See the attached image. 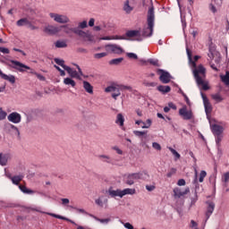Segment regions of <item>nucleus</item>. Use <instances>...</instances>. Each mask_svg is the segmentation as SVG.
I'll use <instances>...</instances> for the list:
<instances>
[{"label":"nucleus","mask_w":229,"mask_h":229,"mask_svg":"<svg viewBox=\"0 0 229 229\" xmlns=\"http://www.w3.org/2000/svg\"><path fill=\"white\" fill-rule=\"evenodd\" d=\"M17 26H28V24H30V21H28L27 18H22L21 20H19L17 22H16Z\"/></svg>","instance_id":"obj_33"},{"label":"nucleus","mask_w":229,"mask_h":229,"mask_svg":"<svg viewBox=\"0 0 229 229\" xmlns=\"http://www.w3.org/2000/svg\"><path fill=\"white\" fill-rule=\"evenodd\" d=\"M69 208H74V210L78 211L80 214H87V212L83 208H78L72 206H69Z\"/></svg>","instance_id":"obj_51"},{"label":"nucleus","mask_w":229,"mask_h":229,"mask_svg":"<svg viewBox=\"0 0 229 229\" xmlns=\"http://www.w3.org/2000/svg\"><path fill=\"white\" fill-rule=\"evenodd\" d=\"M44 31L47 35H56L62 31V27L48 25L45 27Z\"/></svg>","instance_id":"obj_11"},{"label":"nucleus","mask_w":229,"mask_h":229,"mask_svg":"<svg viewBox=\"0 0 229 229\" xmlns=\"http://www.w3.org/2000/svg\"><path fill=\"white\" fill-rule=\"evenodd\" d=\"M61 201H62V205H64V207H68L69 208V203L71 202L69 200V199H62Z\"/></svg>","instance_id":"obj_57"},{"label":"nucleus","mask_w":229,"mask_h":229,"mask_svg":"<svg viewBox=\"0 0 229 229\" xmlns=\"http://www.w3.org/2000/svg\"><path fill=\"white\" fill-rule=\"evenodd\" d=\"M108 195L111 197V198H123V192H122V190L120 189H117V190H114L112 188H110L108 191Z\"/></svg>","instance_id":"obj_19"},{"label":"nucleus","mask_w":229,"mask_h":229,"mask_svg":"<svg viewBox=\"0 0 229 229\" xmlns=\"http://www.w3.org/2000/svg\"><path fill=\"white\" fill-rule=\"evenodd\" d=\"M77 69L79 72H77L76 70L69 67V66H65L64 71H66L70 76V78H76V80H81V76H83V72H81V68H80L79 65H76Z\"/></svg>","instance_id":"obj_7"},{"label":"nucleus","mask_w":229,"mask_h":229,"mask_svg":"<svg viewBox=\"0 0 229 229\" xmlns=\"http://www.w3.org/2000/svg\"><path fill=\"white\" fill-rule=\"evenodd\" d=\"M202 99L204 102V107H205V112L207 115H208L209 114H212V105L208 101V98H207V97L202 94Z\"/></svg>","instance_id":"obj_18"},{"label":"nucleus","mask_w":229,"mask_h":229,"mask_svg":"<svg viewBox=\"0 0 229 229\" xmlns=\"http://www.w3.org/2000/svg\"><path fill=\"white\" fill-rule=\"evenodd\" d=\"M123 62V58L113 59L109 62L110 65H119Z\"/></svg>","instance_id":"obj_44"},{"label":"nucleus","mask_w":229,"mask_h":229,"mask_svg":"<svg viewBox=\"0 0 229 229\" xmlns=\"http://www.w3.org/2000/svg\"><path fill=\"white\" fill-rule=\"evenodd\" d=\"M100 40H120V36H106L100 38Z\"/></svg>","instance_id":"obj_34"},{"label":"nucleus","mask_w":229,"mask_h":229,"mask_svg":"<svg viewBox=\"0 0 229 229\" xmlns=\"http://www.w3.org/2000/svg\"><path fill=\"white\" fill-rule=\"evenodd\" d=\"M0 53H3V55H9L10 54V49L6 47H0Z\"/></svg>","instance_id":"obj_54"},{"label":"nucleus","mask_w":229,"mask_h":229,"mask_svg":"<svg viewBox=\"0 0 229 229\" xmlns=\"http://www.w3.org/2000/svg\"><path fill=\"white\" fill-rule=\"evenodd\" d=\"M113 149L116 151L118 155H123V151L118 147H114Z\"/></svg>","instance_id":"obj_61"},{"label":"nucleus","mask_w":229,"mask_h":229,"mask_svg":"<svg viewBox=\"0 0 229 229\" xmlns=\"http://www.w3.org/2000/svg\"><path fill=\"white\" fill-rule=\"evenodd\" d=\"M55 47L57 48H63V47H67V43L65 41H62V40H57L55 43Z\"/></svg>","instance_id":"obj_37"},{"label":"nucleus","mask_w":229,"mask_h":229,"mask_svg":"<svg viewBox=\"0 0 229 229\" xmlns=\"http://www.w3.org/2000/svg\"><path fill=\"white\" fill-rule=\"evenodd\" d=\"M152 148H154V149H157V151H160L162 149V146H160L158 143L157 142H153L152 143Z\"/></svg>","instance_id":"obj_53"},{"label":"nucleus","mask_w":229,"mask_h":229,"mask_svg":"<svg viewBox=\"0 0 229 229\" xmlns=\"http://www.w3.org/2000/svg\"><path fill=\"white\" fill-rule=\"evenodd\" d=\"M207 177V172H205V170H202L199 174V182L200 183H203L205 178Z\"/></svg>","instance_id":"obj_43"},{"label":"nucleus","mask_w":229,"mask_h":229,"mask_svg":"<svg viewBox=\"0 0 229 229\" xmlns=\"http://www.w3.org/2000/svg\"><path fill=\"white\" fill-rule=\"evenodd\" d=\"M222 182H224L225 183H228L229 182V172H226V173H225L223 174Z\"/></svg>","instance_id":"obj_49"},{"label":"nucleus","mask_w":229,"mask_h":229,"mask_svg":"<svg viewBox=\"0 0 229 229\" xmlns=\"http://www.w3.org/2000/svg\"><path fill=\"white\" fill-rule=\"evenodd\" d=\"M96 221H98L99 223H102L103 225H108L110 223V218H98L95 216Z\"/></svg>","instance_id":"obj_46"},{"label":"nucleus","mask_w":229,"mask_h":229,"mask_svg":"<svg viewBox=\"0 0 229 229\" xmlns=\"http://www.w3.org/2000/svg\"><path fill=\"white\" fill-rule=\"evenodd\" d=\"M220 78L225 85H229V72H226L225 75H221Z\"/></svg>","instance_id":"obj_35"},{"label":"nucleus","mask_w":229,"mask_h":229,"mask_svg":"<svg viewBox=\"0 0 229 229\" xmlns=\"http://www.w3.org/2000/svg\"><path fill=\"white\" fill-rule=\"evenodd\" d=\"M152 123H153V122L151 121V119H148L146 122H143L141 123V128H143V129L151 128Z\"/></svg>","instance_id":"obj_39"},{"label":"nucleus","mask_w":229,"mask_h":229,"mask_svg":"<svg viewBox=\"0 0 229 229\" xmlns=\"http://www.w3.org/2000/svg\"><path fill=\"white\" fill-rule=\"evenodd\" d=\"M47 216H51L52 217H55V219H62L63 221H69V219H67V217L60 216V215H56L54 213H47Z\"/></svg>","instance_id":"obj_38"},{"label":"nucleus","mask_w":229,"mask_h":229,"mask_svg":"<svg viewBox=\"0 0 229 229\" xmlns=\"http://www.w3.org/2000/svg\"><path fill=\"white\" fill-rule=\"evenodd\" d=\"M146 189H147V191H148V192H151V191H155L156 187H155V185H146Z\"/></svg>","instance_id":"obj_60"},{"label":"nucleus","mask_w":229,"mask_h":229,"mask_svg":"<svg viewBox=\"0 0 229 229\" xmlns=\"http://www.w3.org/2000/svg\"><path fill=\"white\" fill-rule=\"evenodd\" d=\"M6 115H8V113L3 110V107H0V121H4V119H6Z\"/></svg>","instance_id":"obj_42"},{"label":"nucleus","mask_w":229,"mask_h":229,"mask_svg":"<svg viewBox=\"0 0 229 229\" xmlns=\"http://www.w3.org/2000/svg\"><path fill=\"white\" fill-rule=\"evenodd\" d=\"M174 174H176V168H171L166 174V176L167 178H171Z\"/></svg>","instance_id":"obj_50"},{"label":"nucleus","mask_w":229,"mask_h":229,"mask_svg":"<svg viewBox=\"0 0 229 229\" xmlns=\"http://www.w3.org/2000/svg\"><path fill=\"white\" fill-rule=\"evenodd\" d=\"M19 189L24 194H35V191L33 190L28 189L25 185L20 184Z\"/></svg>","instance_id":"obj_28"},{"label":"nucleus","mask_w":229,"mask_h":229,"mask_svg":"<svg viewBox=\"0 0 229 229\" xmlns=\"http://www.w3.org/2000/svg\"><path fill=\"white\" fill-rule=\"evenodd\" d=\"M222 140H223V136L221 134L216 135V143L218 148L219 146H221Z\"/></svg>","instance_id":"obj_48"},{"label":"nucleus","mask_w":229,"mask_h":229,"mask_svg":"<svg viewBox=\"0 0 229 229\" xmlns=\"http://www.w3.org/2000/svg\"><path fill=\"white\" fill-rule=\"evenodd\" d=\"M168 107L172 108L173 110H176V105H174L173 102H170L168 104Z\"/></svg>","instance_id":"obj_63"},{"label":"nucleus","mask_w":229,"mask_h":229,"mask_svg":"<svg viewBox=\"0 0 229 229\" xmlns=\"http://www.w3.org/2000/svg\"><path fill=\"white\" fill-rule=\"evenodd\" d=\"M223 126L217 125V124H214L212 126V131L214 133V135H221V133H223Z\"/></svg>","instance_id":"obj_24"},{"label":"nucleus","mask_w":229,"mask_h":229,"mask_svg":"<svg viewBox=\"0 0 229 229\" xmlns=\"http://www.w3.org/2000/svg\"><path fill=\"white\" fill-rule=\"evenodd\" d=\"M79 28L81 30H85V28H87V21H83L79 23Z\"/></svg>","instance_id":"obj_56"},{"label":"nucleus","mask_w":229,"mask_h":229,"mask_svg":"<svg viewBox=\"0 0 229 229\" xmlns=\"http://www.w3.org/2000/svg\"><path fill=\"white\" fill-rule=\"evenodd\" d=\"M157 74H159V80L162 83H169L171 81V74L169 72H165L164 70L158 69Z\"/></svg>","instance_id":"obj_14"},{"label":"nucleus","mask_w":229,"mask_h":229,"mask_svg":"<svg viewBox=\"0 0 229 229\" xmlns=\"http://www.w3.org/2000/svg\"><path fill=\"white\" fill-rule=\"evenodd\" d=\"M94 22H96V20H94V18H91L89 21V26L90 28L94 27Z\"/></svg>","instance_id":"obj_62"},{"label":"nucleus","mask_w":229,"mask_h":229,"mask_svg":"<svg viewBox=\"0 0 229 229\" xmlns=\"http://www.w3.org/2000/svg\"><path fill=\"white\" fill-rule=\"evenodd\" d=\"M30 74H35V76H37L38 80H40V81H46V77H44L42 74L37 73L34 71H31Z\"/></svg>","instance_id":"obj_45"},{"label":"nucleus","mask_w":229,"mask_h":229,"mask_svg":"<svg viewBox=\"0 0 229 229\" xmlns=\"http://www.w3.org/2000/svg\"><path fill=\"white\" fill-rule=\"evenodd\" d=\"M22 178H24L23 175H14L11 177V180L14 185H19L22 182Z\"/></svg>","instance_id":"obj_27"},{"label":"nucleus","mask_w":229,"mask_h":229,"mask_svg":"<svg viewBox=\"0 0 229 229\" xmlns=\"http://www.w3.org/2000/svg\"><path fill=\"white\" fill-rule=\"evenodd\" d=\"M135 192H136L135 189L126 188L124 190H122V198L127 195L133 196Z\"/></svg>","instance_id":"obj_25"},{"label":"nucleus","mask_w":229,"mask_h":229,"mask_svg":"<svg viewBox=\"0 0 229 229\" xmlns=\"http://www.w3.org/2000/svg\"><path fill=\"white\" fill-rule=\"evenodd\" d=\"M63 82L64 85H67L68 87H72V89L76 87V81L70 77L64 78Z\"/></svg>","instance_id":"obj_23"},{"label":"nucleus","mask_w":229,"mask_h":229,"mask_svg":"<svg viewBox=\"0 0 229 229\" xmlns=\"http://www.w3.org/2000/svg\"><path fill=\"white\" fill-rule=\"evenodd\" d=\"M108 53L103 52L94 55V58L99 59V58H105V56H107Z\"/></svg>","instance_id":"obj_47"},{"label":"nucleus","mask_w":229,"mask_h":229,"mask_svg":"<svg viewBox=\"0 0 229 229\" xmlns=\"http://www.w3.org/2000/svg\"><path fill=\"white\" fill-rule=\"evenodd\" d=\"M49 17H50V19H53V21L55 22H57L58 24H67V23L71 22V20L65 14L50 13Z\"/></svg>","instance_id":"obj_6"},{"label":"nucleus","mask_w":229,"mask_h":229,"mask_svg":"<svg viewBox=\"0 0 229 229\" xmlns=\"http://www.w3.org/2000/svg\"><path fill=\"white\" fill-rule=\"evenodd\" d=\"M120 40H137L140 42L142 36L139 30H127L125 35L120 36Z\"/></svg>","instance_id":"obj_5"},{"label":"nucleus","mask_w":229,"mask_h":229,"mask_svg":"<svg viewBox=\"0 0 229 229\" xmlns=\"http://www.w3.org/2000/svg\"><path fill=\"white\" fill-rule=\"evenodd\" d=\"M187 55L189 62L192 67L193 76L197 81V85L199 87H202V90L210 89V86H208V81L205 79L207 78V69L202 64L196 65V62L199 60L201 57L199 55H195L192 60V53L189 48H187Z\"/></svg>","instance_id":"obj_1"},{"label":"nucleus","mask_w":229,"mask_h":229,"mask_svg":"<svg viewBox=\"0 0 229 229\" xmlns=\"http://www.w3.org/2000/svg\"><path fill=\"white\" fill-rule=\"evenodd\" d=\"M135 10V5L133 4V0H126L123 3V12L125 13H131Z\"/></svg>","instance_id":"obj_16"},{"label":"nucleus","mask_w":229,"mask_h":229,"mask_svg":"<svg viewBox=\"0 0 229 229\" xmlns=\"http://www.w3.org/2000/svg\"><path fill=\"white\" fill-rule=\"evenodd\" d=\"M169 151H171V153L174 155V157H175V160L180 159V153H178V151H176L174 148L168 147Z\"/></svg>","instance_id":"obj_40"},{"label":"nucleus","mask_w":229,"mask_h":229,"mask_svg":"<svg viewBox=\"0 0 229 229\" xmlns=\"http://www.w3.org/2000/svg\"><path fill=\"white\" fill-rule=\"evenodd\" d=\"M179 114L185 121H190V119H192V111H189L186 106H182V108L179 110Z\"/></svg>","instance_id":"obj_13"},{"label":"nucleus","mask_w":229,"mask_h":229,"mask_svg":"<svg viewBox=\"0 0 229 229\" xmlns=\"http://www.w3.org/2000/svg\"><path fill=\"white\" fill-rule=\"evenodd\" d=\"M121 223H122V225H123L124 228H126V229H134L133 225L131 224L128 223V222L127 223H123L122 221Z\"/></svg>","instance_id":"obj_55"},{"label":"nucleus","mask_w":229,"mask_h":229,"mask_svg":"<svg viewBox=\"0 0 229 229\" xmlns=\"http://www.w3.org/2000/svg\"><path fill=\"white\" fill-rule=\"evenodd\" d=\"M134 135L136 137H142L143 135H146V131H133Z\"/></svg>","instance_id":"obj_52"},{"label":"nucleus","mask_w":229,"mask_h":229,"mask_svg":"<svg viewBox=\"0 0 229 229\" xmlns=\"http://www.w3.org/2000/svg\"><path fill=\"white\" fill-rule=\"evenodd\" d=\"M98 157L99 158V160H101L102 162H106V164L112 163V158L110 157V156L99 155Z\"/></svg>","instance_id":"obj_30"},{"label":"nucleus","mask_w":229,"mask_h":229,"mask_svg":"<svg viewBox=\"0 0 229 229\" xmlns=\"http://www.w3.org/2000/svg\"><path fill=\"white\" fill-rule=\"evenodd\" d=\"M147 28L143 30V37H151L153 35V28H155V7L148 9L147 16Z\"/></svg>","instance_id":"obj_3"},{"label":"nucleus","mask_w":229,"mask_h":229,"mask_svg":"<svg viewBox=\"0 0 229 229\" xmlns=\"http://www.w3.org/2000/svg\"><path fill=\"white\" fill-rule=\"evenodd\" d=\"M208 209L206 211V220H205V225H207V221L210 218L212 214L214 213V208H216V204L214 202H208Z\"/></svg>","instance_id":"obj_17"},{"label":"nucleus","mask_w":229,"mask_h":229,"mask_svg":"<svg viewBox=\"0 0 229 229\" xmlns=\"http://www.w3.org/2000/svg\"><path fill=\"white\" fill-rule=\"evenodd\" d=\"M7 119L10 123H13V124H19L22 121V116L17 112H13L7 116Z\"/></svg>","instance_id":"obj_12"},{"label":"nucleus","mask_w":229,"mask_h":229,"mask_svg":"<svg viewBox=\"0 0 229 229\" xmlns=\"http://www.w3.org/2000/svg\"><path fill=\"white\" fill-rule=\"evenodd\" d=\"M145 64H150V65H155V67H159L158 60L157 59H148Z\"/></svg>","instance_id":"obj_41"},{"label":"nucleus","mask_w":229,"mask_h":229,"mask_svg":"<svg viewBox=\"0 0 229 229\" xmlns=\"http://www.w3.org/2000/svg\"><path fill=\"white\" fill-rule=\"evenodd\" d=\"M11 64L13 65V69H16V71H19V72H24L26 70L27 71H31V68L19 61H14L12 60Z\"/></svg>","instance_id":"obj_8"},{"label":"nucleus","mask_w":229,"mask_h":229,"mask_svg":"<svg viewBox=\"0 0 229 229\" xmlns=\"http://www.w3.org/2000/svg\"><path fill=\"white\" fill-rule=\"evenodd\" d=\"M10 127H11L12 130H14L19 134V128H17V126L13 125V124H11Z\"/></svg>","instance_id":"obj_64"},{"label":"nucleus","mask_w":229,"mask_h":229,"mask_svg":"<svg viewBox=\"0 0 229 229\" xmlns=\"http://www.w3.org/2000/svg\"><path fill=\"white\" fill-rule=\"evenodd\" d=\"M54 61L57 65H60L64 70H65V67H67V65H65V61H64V59L55 58Z\"/></svg>","instance_id":"obj_36"},{"label":"nucleus","mask_w":229,"mask_h":229,"mask_svg":"<svg viewBox=\"0 0 229 229\" xmlns=\"http://www.w3.org/2000/svg\"><path fill=\"white\" fill-rule=\"evenodd\" d=\"M157 90L163 94H167V92H171V87L160 85L157 87Z\"/></svg>","instance_id":"obj_29"},{"label":"nucleus","mask_w":229,"mask_h":229,"mask_svg":"<svg viewBox=\"0 0 229 229\" xmlns=\"http://www.w3.org/2000/svg\"><path fill=\"white\" fill-rule=\"evenodd\" d=\"M185 180L184 179H180L178 182H177V185L179 187H183V185H185Z\"/></svg>","instance_id":"obj_59"},{"label":"nucleus","mask_w":229,"mask_h":229,"mask_svg":"<svg viewBox=\"0 0 229 229\" xmlns=\"http://www.w3.org/2000/svg\"><path fill=\"white\" fill-rule=\"evenodd\" d=\"M212 99H214V101H216V103H221V101H223V97L221 96V94L219 93H216L211 95Z\"/></svg>","instance_id":"obj_32"},{"label":"nucleus","mask_w":229,"mask_h":229,"mask_svg":"<svg viewBox=\"0 0 229 229\" xmlns=\"http://www.w3.org/2000/svg\"><path fill=\"white\" fill-rule=\"evenodd\" d=\"M174 198H182V196H185L191 192V189L186 188L184 191L182 190V188L175 187L173 191Z\"/></svg>","instance_id":"obj_15"},{"label":"nucleus","mask_w":229,"mask_h":229,"mask_svg":"<svg viewBox=\"0 0 229 229\" xmlns=\"http://www.w3.org/2000/svg\"><path fill=\"white\" fill-rule=\"evenodd\" d=\"M142 178V174L140 173H135V174H130L125 181V183L127 185H133L137 180H140Z\"/></svg>","instance_id":"obj_10"},{"label":"nucleus","mask_w":229,"mask_h":229,"mask_svg":"<svg viewBox=\"0 0 229 229\" xmlns=\"http://www.w3.org/2000/svg\"><path fill=\"white\" fill-rule=\"evenodd\" d=\"M105 47L107 53H113L114 55H121L123 53V47H121V46L119 45L109 44V45H106Z\"/></svg>","instance_id":"obj_9"},{"label":"nucleus","mask_w":229,"mask_h":229,"mask_svg":"<svg viewBox=\"0 0 229 229\" xmlns=\"http://www.w3.org/2000/svg\"><path fill=\"white\" fill-rule=\"evenodd\" d=\"M95 203H96V205H98V207H105V205H108V199H105L104 200H103V199L100 197V198H98V199H97L96 200H95Z\"/></svg>","instance_id":"obj_26"},{"label":"nucleus","mask_w":229,"mask_h":229,"mask_svg":"<svg viewBox=\"0 0 229 229\" xmlns=\"http://www.w3.org/2000/svg\"><path fill=\"white\" fill-rule=\"evenodd\" d=\"M12 159V156L10 154H3L0 152V165H6L8 164V160Z\"/></svg>","instance_id":"obj_20"},{"label":"nucleus","mask_w":229,"mask_h":229,"mask_svg":"<svg viewBox=\"0 0 229 229\" xmlns=\"http://www.w3.org/2000/svg\"><path fill=\"white\" fill-rule=\"evenodd\" d=\"M0 78H2V80H5L6 81H9L10 83H15V76L4 74L1 70H0Z\"/></svg>","instance_id":"obj_21"},{"label":"nucleus","mask_w":229,"mask_h":229,"mask_svg":"<svg viewBox=\"0 0 229 229\" xmlns=\"http://www.w3.org/2000/svg\"><path fill=\"white\" fill-rule=\"evenodd\" d=\"M61 30H64V33L69 35V37H72V33L78 35L82 38L85 42H92V36L86 31L80 30V28H72L70 25H61Z\"/></svg>","instance_id":"obj_2"},{"label":"nucleus","mask_w":229,"mask_h":229,"mask_svg":"<svg viewBox=\"0 0 229 229\" xmlns=\"http://www.w3.org/2000/svg\"><path fill=\"white\" fill-rule=\"evenodd\" d=\"M127 56H128V58H132L133 60H137V58H139L137 56V54H133V53H128Z\"/></svg>","instance_id":"obj_58"},{"label":"nucleus","mask_w":229,"mask_h":229,"mask_svg":"<svg viewBox=\"0 0 229 229\" xmlns=\"http://www.w3.org/2000/svg\"><path fill=\"white\" fill-rule=\"evenodd\" d=\"M115 123L119 124V126H124V116H123V114H117Z\"/></svg>","instance_id":"obj_31"},{"label":"nucleus","mask_w":229,"mask_h":229,"mask_svg":"<svg viewBox=\"0 0 229 229\" xmlns=\"http://www.w3.org/2000/svg\"><path fill=\"white\" fill-rule=\"evenodd\" d=\"M83 89L88 92V94H94V87H92V85L87 81H83Z\"/></svg>","instance_id":"obj_22"},{"label":"nucleus","mask_w":229,"mask_h":229,"mask_svg":"<svg viewBox=\"0 0 229 229\" xmlns=\"http://www.w3.org/2000/svg\"><path fill=\"white\" fill-rule=\"evenodd\" d=\"M124 90H131V87L123 84H113L105 89V92H113L111 96L115 100L121 96V92H124Z\"/></svg>","instance_id":"obj_4"}]
</instances>
